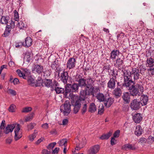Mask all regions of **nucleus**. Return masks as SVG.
Here are the masks:
<instances>
[{"label":"nucleus","instance_id":"de8ad7c7","mask_svg":"<svg viewBox=\"0 0 154 154\" xmlns=\"http://www.w3.org/2000/svg\"><path fill=\"white\" fill-rule=\"evenodd\" d=\"M139 143L141 144H143L146 143L147 140L144 137H142L139 139Z\"/></svg>","mask_w":154,"mask_h":154},{"label":"nucleus","instance_id":"69168bd1","mask_svg":"<svg viewBox=\"0 0 154 154\" xmlns=\"http://www.w3.org/2000/svg\"><path fill=\"white\" fill-rule=\"evenodd\" d=\"M12 82L14 85H17L19 83V81L18 79L15 78L12 81Z\"/></svg>","mask_w":154,"mask_h":154},{"label":"nucleus","instance_id":"5fc2aeb1","mask_svg":"<svg viewBox=\"0 0 154 154\" xmlns=\"http://www.w3.org/2000/svg\"><path fill=\"white\" fill-rule=\"evenodd\" d=\"M43 80H36L35 84L36 87L40 86L42 85Z\"/></svg>","mask_w":154,"mask_h":154},{"label":"nucleus","instance_id":"79ce46f5","mask_svg":"<svg viewBox=\"0 0 154 154\" xmlns=\"http://www.w3.org/2000/svg\"><path fill=\"white\" fill-rule=\"evenodd\" d=\"M14 19L16 21H17V23L19 20V16L18 12L16 10H15L14 11Z\"/></svg>","mask_w":154,"mask_h":154},{"label":"nucleus","instance_id":"412c9836","mask_svg":"<svg viewBox=\"0 0 154 154\" xmlns=\"http://www.w3.org/2000/svg\"><path fill=\"white\" fill-rule=\"evenodd\" d=\"M114 101L112 97L106 98V97L103 102L105 106L106 107L109 108L113 103Z\"/></svg>","mask_w":154,"mask_h":154},{"label":"nucleus","instance_id":"1a4fd4ad","mask_svg":"<svg viewBox=\"0 0 154 154\" xmlns=\"http://www.w3.org/2000/svg\"><path fill=\"white\" fill-rule=\"evenodd\" d=\"M140 73L139 69H138L135 67L132 69L130 74L131 75V78L132 77L133 78V81H134L136 82V81L139 79L140 76Z\"/></svg>","mask_w":154,"mask_h":154},{"label":"nucleus","instance_id":"473e14b6","mask_svg":"<svg viewBox=\"0 0 154 154\" xmlns=\"http://www.w3.org/2000/svg\"><path fill=\"white\" fill-rule=\"evenodd\" d=\"M112 131H110L106 134H103L99 138L102 140H107L109 139L112 134Z\"/></svg>","mask_w":154,"mask_h":154},{"label":"nucleus","instance_id":"9d476101","mask_svg":"<svg viewBox=\"0 0 154 154\" xmlns=\"http://www.w3.org/2000/svg\"><path fill=\"white\" fill-rule=\"evenodd\" d=\"M78 80L77 81L78 82V85L79 87L82 88L85 87L86 88V79L82 78V76L81 74L77 75Z\"/></svg>","mask_w":154,"mask_h":154},{"label":"nucleus","instance_id":"aec40b11","mask_svg":"<svg viewBox=\"0 0 154 154\" xmlns=\"http://www.w3.org/2000/svg\"><path fill=\"white\" fill-rule=\"evenodd\" d=\"M132 118L134 121L137 123H140L143 119L142 115L139 113L134 114L132 116Z\"/></svg>","mask_w":154,"mask_h":154},{"label":"nucleus","instance_id":"f3484780","mask_svg":"<svg viewBox=\"0 0 154 154\" xmlns=\"http://www.w3.org/2000/svg\"><path fill=\"white\" fill-rule=\"evenodd\" d=\"M43 67L42 66L38 64L35 65L32 71L33 72L36 73L38 74H40L43 71Z\"/></svg>","mask_w":154,"mask_h":154},{"label":"nucleus","instance_id":"bf43d9fd","mask_svg":"<svg viewBox=\"0 0 154 154\" xmlns=\"http://www.w3.org/2000/svg\"><path fill=\"white\" fill-rule=\"evenodd\" d=\"M148 139L149 142L151 143H152L154 142V137L151 136H149L148 137Z\"/></svg>","mask_w":154,"mask_h":154},{"label":"nucleus","instance_id":"4468645a","mask_svg":"<svg viewBox=\"0 0 154 154\" xmlns=\"http://www.w3.org/2000/svg\"><path fill=\"white\" fill-rule=\"evenodd\" d=\"M116 79L114 77L110 78V79L107 84V87L109 89H113L116 87Z\"/></svg>","mask_w":154,"mask_h":154},{"label":"nucleus","instance_id":"a211bd4d","mask_svg":"<svg viewBox=\"0 0 154 154\" xmlns=\"http://www.w3.org/2000/svg\"><path fill=\"white\" fill-rule=\"evenodd\" d=\"M130 94L128 92H124L123 93L122 98L125 103H129L130 101Z\"/></svg>","mask_w":154,"mask_h":154},{"label":"nucleus","instance_id":"a878e982","mask_svg":"<svg viewBox=\"0 0 154 154\" xmlns=\"http://www.w3.org/2000/svg\"><path fill=\"white\" fill-rule=\"evenodd\" d=\"M122 148L126 150L128 149L129 150H134L136 149L134 145H132L130 143L125 144L122 147Z\"/></svg>","mask_w":154,"mask_h":154},{"label":"nucleus","instance_id":"864d4df0","mask_svg":"<svg viewBox=\"0 0 154 154\" xmlns=\"http://www.w3.org/2000/svg\"><path fill=\"white\" fill-rule=\"evenodd\" d=\"M8 93L11 94L13 96H15L16 94V92L15 91L12 89H9L8 90Z\"/></svg>","mask_w":154,"mask_h":154},{"label":"nucleus","instance_id":"72a5a7b5","mask_svg":"<svg viewBox=\"0 0 154 154\" xmlns=\"http://www.w3.org/2000/svg\"><path fill=\"white\" fill-rule=\"evenodd\" d=\"M32 39L30 37H27L25 39V46L27 47L30 46L32 45Z\"/></svg>","mask_w":154,"mask_h":154},{"label":"nucleus","instance_id":"2eb2a0df","mask_svg":"<svg viewBox=\"0 0 154 154\" xmlns=\"http://www.w3.org/2000/svg\"><path fill=\"white\" fill-rule=\"evenodd\" d=\"M122 89L120 87H116L113 89L112 94L115 98H119L122 96Z\"/></svg>","mask_w":154,"mask_h":154},{"label":"nucleus","instance_id":"f03ea898","mask_svg":"<svg viewBox=\"0 0 154 154\" xmlns=\"http://www.w3.org/2000/svg\"><path fill=\"white\" fill-rule=\"evenodd\" d=\"M100 91V90L98 87L92 86L88 89L85 88L84 90H82L80 91V94L81 96L84 97L86 99L88 96L91 95L94 97Z\"/></svg>","mask_w":154,"mask_h":154},{"label":"nucleus","instance_id":"680f3d73","mask_svg":"<svg viewBox=\"0 0 154 154\" xmlns=\"http://www.w3.org/2000/svg\"><path fill=\"white\" fill-rule=\"evenodd\" d=\"M5 121L4 120H3L1 123V125L0 126V129H4L5 128Z\"/></svg>","mask_w":154,"mask_h":154},{"label":"nucleus","instance_id":"3c124183","mask_svg":"<svg viewBox=\"0 0 154 154\" xmlns=\"http://www.w3.org/2000/svg\"><path fill=\"white\" fill-rule=\"evenodd\" d=\"M56 144V142L51 143L49 144L47 148L48 149H52L55 146Z\"/></svg>","mask_w":154,"mask_h":154},{"label":"nucleus","instance_id":"052dcab7","mask_svg":"<svg viewBox=\"0 0 154 154\" xmlns=\"http://www.w3.org/2000/svg\"><path fill=\"white\" fill-rule=\"evenodd\" d=\"M116 140L115 139V137H112L111 138V144L113 146L115 145L116 143Z\"/></svg>","mask_w":154,"mask_h":154},{"label":"nucleus","instance_id":"cd10ccee","mask_svg":"<svg viewBox=\"0 0 154 154\" xmlns=\"http://www.w3.org/2000/svg\"><path fill=\"white\" fill-rule=\"evenodd\" d=\"M119 50L114 49L111 51L110 58H111L112 60H113L116 59V56L119 55Z\"/></svg>","mask_w":154,"mask_h":154},{"label":"nucleus","instance_id":"e2e57ef3","mask_svg":"<svg viewBox=\"0 0 154 154\" xmlns=\"http://www.w3.org/2000/svg\"><path fill=\"white\" fill-rule=\"evenodd\" d=\"M59 149H60L59 148H55L52 151V154H57L59 150Z\"/></svg>","mask_w":154,"mask_h":154},{"label":"nucleus","instance_id":"c03bdc74","mask_svg":"<svg viewBox=\"0 0 154 154\" xmlns=\"http://www.w3.org/2000/svg\"><path fill=\"white\" fill-rule=\"evenodd\" d=\"M17 26L20 29H22L24 27V23L22 21L20 22H17Z\"/></svg>","mask_w":154,"mask_h":154},{"label":"nucleus","instance_id":"b1692460","mask_svg":"<svg viewBox=\"0 0 154 154\" xmlns=\"http://www.w3.org/2000/svg\"><path fill=\"white\" fill-rule=\"evenodd\" d=\"M86 80V88H85L89 89L91 86L94 85V80H93V78H91L90 76H88Z\"/></svg>","mask_w":154,"mask_h":154},{"label":"nucleus","instance_id":"bb28decb","mask_svg":"<svg viewBox=\"0 0 154 154\" xmlns=\"http://www.w3.org/2000/svg\"><path fill=\"white\" fill-rule=\"evenodd\" d=\"M45 86L48 88H51V90L54 88L53 84L52 85V80L51 79H45L43 82Z\"/></svg>","mask_w":154,"mask_h":154},{"label":"nucleus","instance_id":"4c0bfd02","mask_svg":"<svg viewBox=\"0 0 154 154\" xmlns=\"http://www.w3.org/2000/svg\"><path fill=\"white\" fill-rule=\"evenodd\" d=\"M16 72L20 77H22L24 79H26V76L24 73H23L19 69L17 70Z\"/></svg>","mask_w":154,"mask_h":154},{"label":"nucleus","instance_id":"7c9ffc66","mask_svg":"<svg viewBox=\"0 0 154 154\" xmlns=\"http://www.w3.org/2000/svg\"><path fill=\"white\" fill-rule=\"evenodd\" d=\"M96 97L100 102H102L104 101L106 97H105V96L103 94L99 92L97 93Z\"/></svg>","mask_w":154,"mask_h":154},{"label":"nucleus","instance_id":"a19ab883","mask_svg":"<svg viewBox=\"0 0 154 154\" xmlns=\"http://www.w3.org/2000/svg\"><path fill=\"white\" fill-rule=\"evenodd\" d=\"M104 110V107L103 105H102L101 106L100 105L99 107L98 114L102 115L103 113Z\"/></svg>","mask_w":154,"mask_h":154},{"label":"nucleus","instance_id":"13d9d810","mask_svg":"<svg viewBox=\"0 0 154 154\" xmlns=\"http://www.w3.org/2000/svg\"><path fill=\"white\" fill-rule=\"evenodd\" d=\"M147 69V71L148 72H150L151 75H154V68L153 67Z\"/></svg>","mask_w":154,"mask_h":154},{"label":"nucleus","instance_id":"774afa93","mask_svg":"<svg viewBox=\"0 0 154 154\" xmlns=\"http://www.w3.org/2000/svg\"><path fill=\"white\" fill-rule=\"evenodd\" d=\"M12 141V140L10 138H8L5 140V143L7 144H10Z\"/></svg>","mask_w":154,"mask_h":154},{"label":"nucleus","instance_id":"f257e3e1","mask_svg":"<svg viewBox=\"0 0 154 154\" xmlns=\"http://www.w3.org/2000/svg\"><path fill=\"white\" fill-rule=\"evenodd\" d=\"M124 77V82L122 86L128 88L133 96H140L144 90L143 87L140 82L136 83L133 81L130 74L131 72L128 69H122Z\"/></svg>","mask_w":154,"mask_h":154},{"label":"nucleus","instance_id":"20e7f679","mask_svg":"<svg viewBox=\"0 0 154 154\" xmlns=\"http://www.w3.org/2000/svg\"><path fill=\"white\" fill-rule=\"evenodd\" d=\"M71 104L68 100L65 101L63 105L60 106V110L61 112H63L64 116H67L71 111Z\"/></svg>","mask_w":154,"mask_h":154},{"label":"nucleus","instance_id":"f8f14e48","mask_svg":"<svg viewBox=\"0 0 154 154\" xmlns=\"http://www.w3.org/2000/svg\"><path fill=\"white\" fill-rule=\"evenodd\" d=\"M20 125L17 124L14 129L15 135L14 140L17 141L20 139L22 137V132L20 131Z\"/></svg>","mask_w":154,"mask_h":154},{"label":"nucleus","instance_id":"8fccbe9b","mask_svg":"<svg viewBox=\"0 0 154 154\" xmlns=\"http://www.w3.org/2000/svg\"><path fill=\"white\" fill-rule=\"evenodd\" d=\"M37 133V132L36 133L34 132L31 135L29 136V140L31 141H32L36 137L35 134Z\"/></svg>","mask_w":154,"mask_h":154},{"label":"nucleus","instance_id":"6ab92c4d","mask_svg":"<svg viewBox=\"0 0 154 154\" xmlns=\"http://www.w3.org/2000/svg\"><path fill=\"white\" fill-rule=\"evenodd\" d=\"M60 80L61 81L65 84L67 85V81L69 78L68 73L66 71H63L61 74L60 76Z\"/></svg>","mask_w":154,"mask_h":154},{"label":"nucleus","instance_id":"e433bc0d","mask_svg":"<svg viewBox=\"0 0 154 154\" xmlns=\"http://www.w3.org/2000/svg\"><path fill=\"white\" fill-rule=\"evenodd\" d=\"M67 141L68 140L66 139H63L59 141L58 143L59 146H65L66 147V146H67Z\"/></svg>","mask_w":154,"mask_h":154},{"label":"nucleus","instance_id":"ddd939ff","mask_svg":"<svg viewBox=\"0 0 154 154\" xmlns=\"http://www.w3.org/2000/svg\"><path fill=\"white\" fill-rule=\"evenodd\" d=\"M100 146L99 145L97 144L91 147L88 150V154H96L100 150Z\"/></svg>","mask_w":154,"mask_h":154},{"label":"nucleus","instance_id":"6e6d98bb","mask_svg":"<svg viewBox=\"0 0 154 154\" xmlns=\"http://www.w3.org/2000/svg\"><path fill=\"white\" fill-rule=\"evenodd\" d=\"M22 46H25V43L24 42H20L17 43L15 45L16 48L21 47Z\"/></svg>","mask_w":154,"mask_h":154},{"label":"nucleus","instance_id":"37998d69","mask_svg":"<svg viewBox=\"0 0 154 154\" xmlns=\"http://www.w3.org/2000/svg\"><path fill=\"white\" fill-rule=\"evenodd\" d=\"M34 113H32L30 115L27 116L25 119V121L26 122H29L31 121L33 118Z\"/></svg>","mask_w":154,"mask_h":154},{"label":"nucleus","instance_id":"338daca9","mask_svg":"<svg viewBox=\"0 0 154 154\" xmlns=\"http://www.w3.org/2000/svg\"><path fill=\"white\" fill-rule=\"evenodd\" d=\"M42 154H51L50 152L46 149H43L42 152Z\"/></svg>","mask_w":154,"mask_h":154},{"label":"nucleus","instance_id":"a18cd8bd","mask_svg":"<svg viewBox=\"0 0 154 154\" xmlns=\"http://www.w3.org/2000/svg\"><path fill=\"white\" fill-rule=\"evenodd\" d=\"M36 124L34 123H31L29 124L27 126V128L28 130H31L33 129L34 127L35 126Z\"/></svg>","mask_w":154,"mask_h":154},{"label":"nucleus","instance_id":"c756f323","mask_svg":"<svg viewBox=\"0 0 154 154\" xmlns=\"http://www.w3.org/2000/svg\"><path fill=\"white\" fill-rule=\"evenodd\" d=\"M147 66L149 67H152L154 66V59H153L151 57L147 58L146 60Z\"/></svg>","mask_w":154,"mask_h":154},{"label":"nucleus","instance_id":"39448f33","mask_svg":"<svg viewBox=\"0 0 154 154\" xmlns=\"http://www.w3.org/2000/svg\"><path fill=\"white\" fill-rule=\"evenodd\" d=\"M85 99L84 97L81 96L80 94L79 98L72 105L74 107L73 111L74 113L76 114L78 112L81 107L82 101H85Z\"/></svg>","mask_w":154,"mask_h":154},{"label":"nucleus","instance_id":"ea45409f","mask_svg":"<svg viewBox=\"0 0 154 154\" xmlns=\"http://www.w3.org/2000/svg\"><path fill=\"white\" fill-rule=\"evenodd\" d=\"M16 109V105L14 104H12L10 105L8 109L9 112H15Z\"/></svg>","mask_w":154,"mask_h":154},{"label":"nucleus","instance_id":"423d86ee","mask_svg":"<svg viewBox=\"0 0 154 154\" xmlns=\"http://www.w3.org/2000/svg\"><path fill=\"white\" fill-rule=\"evenodd\" d=\"M59 83L56 80L53 81V86L54 88H52V89H51L52 91L55 90L57 94H63L66 97L67 94H65V89L64 90V88L59 87Z\"/></svg>","mask_w":154,"mask_h":154},{"label":"nucleus","instance_id":"6e6552de","mask_svg":"<svg viewBox=\"0 0 154 154\" xmlns=\"http://www.w3.org/2000/svg\"><path fill=\"white\" fill-rule=\"evenodd\" d=\"M130 107L132 110L139 109L141 107L140 102L137 99L133 100L131 101Z\"/></svg>","mask_w":154,"mask_h":154},{"label":"nucleus","instance_id":"5701e85b","mask_svg":"<svg viewBox=\"0 0 154 154\" xmlns=\"http://www.w3.org/2000/svg\"><path fill=\"white\" fill-rule=\"evenodd\" d=\"M149 100L148 97L146 95H142L140 97V103L142 106L147 104Z\"/></svg>","mask_w":154,"mask_h":154},{"label":"nucleus","instance_id":"4be33fe9","mask_svg":"<svg viewBox=\"0 0 154 154\" xmlns=\"http://www.w3.org/2000/svg\"><path fill=\"white\" fill-rule=\"evenodd\" d=\"M16 124L15 123L12 124L8 125L4 130V132L7 134L9 132H12L15 127Z\"/></svg>","mask_w":154,"mask_h":154},{"label":"nucleus","instance_id":"7ed1b4c3","mask_svg":"<svg viewBox=\"0 0 154 154\" xmlns=\"http://www.w3.org/2000/svg\"><path fill=\"white\" fill-rule=\"evenodd\" d=\"M79 86L78 83H74L72 84H68L65 86V94L69 93H78L79 91Z\"/></svg>","mask_w":154,"mask_h":154},{"label":"nucleus","instance_id":"c9c22d12","mask_svg":"<svg viewBox=\"0 0 154 154\" xmlns=\"http://www.w3.org/2000/svg\"><path fill=\"white\" fill-rule=\"evenodd\" d=\"M85 103H82V105L81 109V112L82 115H84L86 112L87 109V106L85 100Z\"/></svg>","mask_w":154,"mask_h":154},{"label":"nucleus","instance_id":"09e8293b","mask_svg":"<svg viewBox=\"0 0 154 154\" xmlns=\"http://www.w3.org/2000/svg\"><path fill=\"white\" fill-rule=\"evenodd\" d=\"M125 35V34L121 32L120 34H119L117 36V39L119 40L122 39L124 38V36Z\"/></svg>","mask_w":154,"mask_h":154},{"label":"nucleus","instance_id":"4d7b16f0","mask_svg":"<svg viewBox=\"0 0 154 154\" xmlns=\"http://www.w3.org/2000/svg\"><path fill=\"white\" fill-rule=\"evenodd\" d=\"M120 133V131L119 130H118L116 131L113 134V137H118Z\"/></svg>","mask_w":154,"mask_h":154},{"label":"nucleus","instance_id":"2f4dec72","mask_svg":"<svg viewBox=\"0 0 154 154\" xmlns=\"http://www.w3.org/2000/svg\"><path fill=\"white\" fill-rule=\"evenodd\" d=\"M59 66L58 61L55 60L52 63L50 66L52 69H54L55 70H57V68Z\"/></svg>","mask_w":154,"mask_h":154},{"label":"nucleus","instance_id":"603ef678","mask_svg":"<svg viewBox=\"0 0 154 154\" xmlns=\"http://www.w3.org/2000/svg\"><path fill=\"white\" fill-rule=\"evenodd\" d=\"M11 31V30H9V29H8L7 28V29H5V32L3 34L4 36L7 37L8 36L10 33Z\"/></svg>","mask_w":154,"mask_h":154},{"label":"nucleus","instance_id":"dca6fc26","mask_svg":"<svg viewBox=\"0 0 154 154\" xmlns=\"http://www.w3.org/2000/svg\"><path fill=\"white\" fill-rule=\"evenodd\" d=\"M76 61L75 59L73 58H70L67 62L66 68L71 69L75 67Z\"/></svg>","mask_w":154,"mask_h":154},{"label":"nucleus","instance_id":"58836bf2","mask_svg":"<svg viewBox=\"0 0 154 154\" xmlns=\"http://www.w3.org/2000/svg\"><path fill=\"white\" fill-rule=\"evenodd\" d=\"M24 59L28 63L31 61L32 58L31 56V54L30 53H28L26 54L24 57Z\"/></svg>","mask_w":154,"mask_h":154},{"label":"nucleus","instance_id":"f704fd0d","mask_svg":"<svg viewBox=\"0 0 154 154\" xmlns=\"http://www.w3.org/2000/svg\"><path fill=\"white\" fill-rule=\"evenodd\" d=\"M9 17L8 16H2L1 19V23L3 24H7L8 23Z\"/></svg>","mask_w":154,"mask_h":154},{"label":"nucleus","instance_id":"0e129e2a","mask_svg":"<svg viewBox=\"0 0 154 154\" xmlns=\"http://www.w3.org/2000/svg\"><path fill=\"white\" fill-rule=\"evenodd\" d=\"M110 66L109 65L107 66H105L103 67L104 70H105L109 72V71L110 69Z\"/></svg>","mask_w":154,"mask_h":154},{"label":"nucleus","instance_id":"49530a36","mask_svg":"<svg viewBox=\"0 0 154 154\" xmlns=\"http://www.w3.org/2000/svg\"><path fill=\"white\" fill-rule=\"evenodd\" d=\"M32 110V108L31 107H27L23 108L22 111V112L26 113L31 111Z\"/></svg>","mask_w":154,"mask_h":154},{"label":"nucleus","instance_id":"393cba45","mask_svg":"<svg viewBox=\"0 0 154 154\" xmlns=\"http://www.w3.org/2000/svg\"><path fill=\"white\" fill-rule=\"evenodd\" d=\"M97 110L96 106L94 103H90L88 108V112L91 113H94Z\"/></svg>","mask_w":154,"mask_h":154},{"label":"nucleus","instance_id":"9b49d317","mask_svg":"<svg viewBox=\"0 0 154 154\" xmlns=\"http://www.w3.org/2000/svg\"><path fill=\"white\" fill-rule=\"evenodd\" d=\"M114 65L115 67L117 68L118 69L122 70L125 66L123 59L120 58H117L115 60Z\"/></svg>","mask_w":154,"mask_h":154},{"label":"nucleus","instance_id":"0eeeda50","mask_svg":"<svg viewBox=\"0 0 154 154\" xmlns=\"http://www.w3.org/2000/svg\"><path fill=\"white\" fill-rule=\"evenodd\" d=\"M76 147L75 149L76 150H79L82 148L86 144V141L85 137L82 139H79L78 136L76 137L75 139Z\"/></svg>","mask_w":154,"mask_h":154},{"label":"nucleus","instance_id":"c85d7f7f","mask_svg":"<svg viewBox=\"0 0 154 154\" xmlns=\"http://www.w3.org/2000/svg\"><path fill=\"white\" fill-rule=\"evenodd\" d=\"M143 132V130L142 129L141 126L139 125L136 127L134 133L137 136H139L141 135Z\"/></svg>","mask_w":154,"mask_h":154}]
</instances>
